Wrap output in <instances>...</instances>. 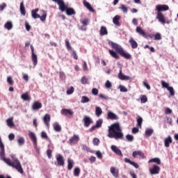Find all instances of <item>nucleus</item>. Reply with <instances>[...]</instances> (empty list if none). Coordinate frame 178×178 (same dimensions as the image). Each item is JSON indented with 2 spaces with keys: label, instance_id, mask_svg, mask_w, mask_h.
<instances>
[{
  "label": "nucleus",
  "instance_id": "cd10ccee",
  "mask_svg": "<svg viewBox=\"0 0 178 178\" xmlns=\"http://www.w3.org/2000/svg\"><path fill=\"white\" fill-rule=\"evenodd\" d=\"M20 13L21 15H22L23 16H26V8H24V2L22 1L20 3Z\"/></svg>",
  "mask_w": 178,
  "mask_h": 178
},
{
  "label": "nucleus",
  "instance_id": "f704fd0d",
  "mask_svg": "<svg viewBox=\"0 0 178 178\" xmlns=\"http://www.w3.org/2000/svg\"><path fill=\"white\" fill-rule=\"evenodd\" d=\"M32 62L33 63V66H37V63H38V60L35 54H32Z\"/></svg>",
  "mask_w": 178,
  "mask_h": 178
},
{
  "label": "nucleus",
  "instance_id": "6e6d98bb",
  "mask_svg": "<svg viewBox=\"0 0 178 178\" xmlns=\"http://www.w3.org/2000/svg\"><path fill=\"white\" fill-rule=\"evenodd\" d=\"M119 88H120V91L121 92H127V88H126V87H124V86L120 85V86H119Z\"/></svg>",
  "mask_w": 178,
  "mask_h": 178
},
{
  "label": "nucleus",
  "instance_id": "f3484780",
  "mask_svg": "<svg viewBox=\"0 0 178 178\" xmlns=\"http://www.w3.org/2000/svg\"><path fill=\"white\" fill-rule=\"evenodd\" d=\"M111 149L115 154L117 155H119V156H123V154L122 153V150H120L118 147L115 145H112L111 146Z\"/></svg>",
  "mask_w": 178,
  "mask_h": 178
},
{
  "label": "nucleus",
  "instance_id": "a878e982",
  "mask_svg": "<svg viewBox=\"0 0 178 178\" xmlns=\"http://www.w3.org/2000/svg\"><path fill=\"white\" fill-rule=\"evenodd\" d=\"M22 99L24 101H31V97L29 95V92H25L21 96Z\"/></svg>",
  "mask_w": 178,
  "mask_h": 178
},
{
  "label": "nucleus",
  "instance_id": "c756f323",
  "mask_svg": "<svg viewBox=\"0 0 178 178\" xmlns=\"http://www.w3.org/2000/svg\"><path fill=\"white\" fill-rule=\"evenodd\" d=\"M4 28L6 29V30H12V29H13V24L11 21H8L4 24Z\"/></svg>",
  "mask_w": 178,
  "mask_h": 178
},
{
  "label": "nucleus",
  "instance_id": "603ef678",
  "mask_svg": "<svg viewBox=\"0 0 178 178\" xmlns=\"http://www.w3.org/2000/svg\"><path fill=\"white\" fill-rule=\"evenodd\" d=\"M99 97L101 98V99H104V101H108V99H109V97L104 94H99Z\"/></svg>",
  "mask_w": 178,
  "mask_h": 178
},
{
  "label": "nucleus",
  "instance_id": "2eb2a0df",
  "mask_svg": "<svg viewBox=\"0 0 178 178\" xmlns=\"http://www.w3.org/2000/svg\"><path fill=\"white\" fill-rule=\"evenodd\" d=\"M42 108V104L40 102H35L32 105L33 111H38V109H41Z\"/></svg>",
  "mask_w": 178,
  "mask_h": 178
},
{
  "label": "nucleus",
  "instance_id": "7ed1b4c3",
  "mask_svg": "<svg viewBox=\"0 0 178 178\" xmlns=\"http://www.w3.org/2000/svg\"><path fill=\"white\" fill-rule=\"evenodd\" d=\"M108 45H111V47L115 49V51H117L120 56H122V58H124L125 59H131V55L130 54L126 52L124 49H123V47L118 44V43H115L112 41H108Z\"/></svg>",
  "mask_w": 178,
  "mask_h": 178
},
{
  "label": "nucleus",
  "instance_id": "7c9ffc66",
  "mask_svg": "<svg viewBox=\"0 0 178 178\" xmlns=\"http://www.w3.org/2000/svg\"><path fill=\"white\" fill-rule=\"evenodd\" d=\"M152 162L154 163H156V165H161V159L160 158L152 159L148 161V163H152Z\"/></svg>",
  "mask_w": 178,
  "mask_h": 178
},
{
  "label": "nucleus",
  "instance_id": "ea45409f",
  "mask_svg": "<svg viewBox=\"0 0 178 178\" xmlns=\"http://www.w3.org/2000/svg\"><path fill=\"white\" fill-rule=\"evenodd\" d=\"M126 138L129 143H133V141H134V136L133 135L128 134L126 136Z\"/></svg>",
  "mask_w": 178,
  "mask_h": 178
},
{
  "label": "nucleus",
  "instance_id": "37998d69",
  "mask_svg": "<svg viewBox=\"0 0 178 178\" xmlns=\"http://www.w3.org/2000/svg\"><path fill=\"white\" fill-rule=\"evenodd\" d=\"M167 90H168V91H169L170 95L172 97H175V89H173V87L170 86Z\"/></svg>",
  "mask_w": 178,
  "mask_h": 178
},
{
  "label": "nucleus",
  "instance_id": "a19ab883",
  "mask_svg": "<svg viewBox=\"0 0 178 178\" xmlns=\"http://www.w3.org/2000/svg\"><path fill=\"white\" fill-rule=\"evenodd\" d=\"M154 40H155V41H159V40H162V35H161V33H156L154 35Z\"/></svg>",
  "mask_w": 178,
  "mask_h": 178
},
{
  "label": "nucleus",
  "instance_id": "473e14b6",
  "mask_svg": "<svg viewBox=\"0 0 178 178\" xmlns=\"http://www.w3.org/2000/svg\"><path fill=\"white\" fill-rule=\"evenodd\" d=\"M100 35H108V30L106 26H102L100 29Z\"/></svg>",
  "mask_w": 178,
  "mask_h": 178
},
{
  "label": "nucleus",
  "instance_id": "393cba45",
  "mask_svg": "<svg viewBox=\"0 0 178 178\" xmlns=\"http://www.w3.org/2000/svg\"><path fill=\"white\" fill-rule=\"evenodd\" d=\"M119 20H120V15H115L113 19V23L118 27L120 26V22H119Z\"/></svg>",
  "mask_w": 178,
  "mask_h": 178
},
{
  "label": "nucleus",
  "instance_id": "bf43d9fd",
  "mask_svg": "<svg viewBox=\"0 0 178 178\" xmlns=\"http://www.w3.org/2000/svg\"><path fill=\"white\" fill-rule=\"evenodd\" d=\"M72 56H73L74 59H75V60L79 59V56H77V53H76V50H72Z\"/></svg>",
  "mask_w": 178,
  "mask_h": 178
},
{
  "label": "nucleus",
  "instance_id": "f257e3e1",
  "mask_svg": "<svg viewBox=\"0 0 178 178\" xmlns=\"http://www.w3.org/2000/svg\"><path fill=\"white\" fill-rule=\"evenodd\" d=\"M0 158L2 161L5 162L8 166H11L12 168H14L19 172V173H21L23 175L24 173V171H23V168H22V164L20 163V161L17 159H15L13 162H12V160L9 158L5 157V145H3V143H2V139L0 137Z\"/></svg>",
  "mask_w": 178,
  "mask_h": 178
},
{
  "label": "nucleus",
  "instance_id": "052dcab7",
  "mask_svg": "<svg viewBox=\"0 0 178 178\" xmlns=\"http://www.w3.org/2000/svg\"><path fill=\"white\" fill-rule=\"evenodd\" d=\"M39 19H40L41 22H45L47 19V13H44L42 16L40 15Z\"/></svg>",
  "mask_w": 178,
  "mask_h": 178
},
{
  "label": "nucleus",
  "instance_id": "a18cd8bd",
  "mask_svg": "<svg viewBox=\"0 0 178 178\" xmlns=\"http://www.w3.org/2000/svg\"><path fill=\"white\" fill-rule=\"evenodd\" d=\"M120 9L122 10V12L124 13H127L128 10H129V8L126 7V6H124V4H122Z\"/></svg>",
  "mask_w": 178,
  "mask_h": 178
},
{
  "label": "nucleus",
  "instance_id": "39448f33",
  "mask_svg": "<svg viewBox=\"0 0 178 178\" xmlns=\"http://www.w3.org/2000/svg\"><path fill=\"white\" fill-rule=\"evenodd\" d=\"M79 140H80V137L79 136V135L74 134L72 137H71L69 139V143L70 145H74L75 144H77Z\"/></svg>",
  "mask_w": 178,
  "mask_h": 178
},
{
  "label": "nucleus",
  "instance_id": "0e129e2a",
  "mask_svg": "<svg viewBox=\"0 0 178 178\" xmlns=\"http://www.w3.org/2000/svg\"><path fill=\"white\" fill-rule=\"evenodd\" d=\"M172 112V109H170V108H165V115H171Z\"/></svg>",
  "mask_w": 178,
  "mask_h": 178
},
{
  "label": "nucleus",
  "instance_id": "13d9d810",
  "mask_svg": "<svg viewBox=\"0 0 178 178\" xmlns=\"http://www.w3.org/2000/svg\"><path fill=\"white\" fill-rule=\"evenodd\" d=\"M41 137H42V138H44V140H48V135H47V132H45V131H42Z\"/></svg>",
  "mask_w": 178,
  "mask_h": 178
},
{
  "label": "nucleus",
  "instance_id": "aec40b11",
  "mask_svg": "<svg viewBox=\"0 0 178 178\" xmlns=\"http://www.w3.org/2000/svg\"><path fill=\"white\" fill-rule=\"evenodd\" d=\"M118 79H120V80H130L131 79V77L129 76H126L123 74V72H122V70H120V72L118 74Z\"/></svg>",
  "mask_w": 178,
  "mask_h": 178
},
{
  "label": "nucleus",
  "instance_id": "69168bd1",
  "mask_svg": "<svg viewBox=\"0 0 178 178\" xmlns=\"http://www.w3.org/2000/svg\"><path fill=\"white\" fill-rule=\"evenodd\" d=\"M105 86H106V88H111V87H112V83H111V81H107L106 82Z\"/></svg>",
  "mask_w": 178,
  "mask_h": 178
},
{
  "label": "nucleus",
  "instance_id": "4468645a",
  "mask_svg": "<svg viewBox=\"0 0 178 178\" xmlns=\"http://www.w3.org/2000/svg\"><path fill=\"white\" fill-rule=\"evenodd\" d=\"M43 122L47 127H49V122H51V115L49 114H45L43 118Z\"/></svg>",
  "mask_w": 178,
  "mask_h": 178
},
{
  "label": "nucleus",
  "instance_id": "774afa93",
  "mask_svg": "<svg viewBox=\"0 0 178 178\" xmlns=\"http://www.w3.org/2000/svg\"><path fill=\"white\" fill-rule=\"evenodd\" d=\"M92 93L93 94V95H98V89L92 88Z\"/></svg>",
  "mask_w": 178,
  "mask_h": 178
},
{
  "label": "nucleus",
  "instance_id": "b1692460",
  "mask_svg": "<svg viewBox=\"0 0 178 178\" xmlns=\"http://www.w3.org/2000/svg\"><path fill=\"white\" fill-rule=\"evenodd\" d=\"M83 3L85 8H88L90 12H95V10H94L92 6H91V4H90V3H88V1L83 0Z\"/></svg>",
  "mask_w": 178,
  "mask_h": 178
},
{
  "label": "nucleus",
  "instance_id": "c9c22d12",
  "mask_svg": "<svg viewBox=\"0 0 178 178\" xmlns=\"http://www.w3.org/2000/svg\"><path fill=\"white\" fill-rule=\"evenodd\" d=\"M67 163H68V165H67L68 170H72V169H73V165L74 164V162H73L72 159H68Z\"/></svg>",
  "mask_w": 178,
  "mask_h": 178
},
{
  "label": "nucleus",
  "instance_id": "49530a36",
  "mask_svg": "<svg viewBox=\"0 0 178 178\" xmlns=\"http://www.w3.org/2000/svg\"><path fill=\"white\" fill-rule=\"evenodd\" d=\"M147 101H148L147 96H145V95L140 96V102L142 104H145V102H147Z\"/></svg>",
  "mask_w": 178,
  "mask_h": 178
},
{
  "label": "nucleus",
  "instance_id": "f8f14e48",
  "mask_svg": "<svg viewBox=\"0 0 178 178\" xmlns=\"http://www.w3.org/2000/svg\"><path fill=\"white\" fill-rule=\"evenodd\" d=\"M29 137L33 143L34 147L37 148V137L35 136V134H34V132H29Z\"/></svg>",
  "mask_w": 178,
  "mask_h": 178
},
{
  "label": "nucleus",
  "instance_id": "2f4dec72",
  "mask_svg": "<svg viewBox=\"0 0 178 178\" xmlns=\"http://www.w3.org/2000/svg\"><path fill=\"white\" fill-rule=\"evenodd\" d=\"M95 115L97 118H99V116L102 115V108H101V107H95Z\"/></svg>",
  "mask_w": 178,
  "mask_h": 178
},
{
  "label": "nucleus",
  "instance_id": "dca6fc26",
  "mask_svg": "<svg viewBox=\"0 0 178 178\" xmlns=\"http://www.w3.org/2000/svg\"><path fill=\"white\" fill-rule=\"evenodd\" d=\"M137 155H138L139 156H140V158H142V159H144V158H145V155L144 154V153L143 152H141L140 150L139 151H134L132 153V156L134 158H137Z\"/></svg>",
  "mask_w": 178,
  "mask_h": 178
},
{
  "label": "nucleus",
  "instance_id": "f03ea898",
  "mask_svg": "<svg viewBox=\"0 0 178 178\" xmlns=\"http://www.w3.org/2000/svg\"><path fill=\"white\" fill-rule=\"evenodd\" d=\"M107 136L109 138L122 140L123 138V132H122L120 124H119V122H115L108 127V134Z\"/></svg>",
  "mask_w": 178,
  "mask_h": 178
},
{
  "label": "nucleus",
  "instance_id": "ddd939ff",
  "mask_svg": "<svg viewBox=\"0 0 178 178\" xmlns=\"http://www.w3.org/2000/svg\"><path fill=\"white\" fill-rule=\"evenodd\" d=\"M129 42L133 49H136L138 47V43H137V42L134 40V38H133V37H131L129 38Z\"/></svg>",
  "mask_w": 178,
  "mask_h": 178
},
{
  "label": "nucleus",
  "instance_id": "412c9836",
  "mask_svg": "<svg viewBox=\"0 0 178 178\" xmlns=\"http://www.w3.org/2000/svg\"><path fill=\"white\" fill-rule=\"evenodd\" d=\"M111 173L114 176L115 178L119 177V170L116 169L115 167H111L110 170Z\"/></svg>",
  "mask_w": 178,
  "mask_h": 178
},
{
  "label": "nucleus",
  "instance_id": "5fc2aeb1",
  "mask_svg": "<svg viewBox=\"0 0 178 178\" xmlns=\"http://www.w3.org/2000/svg\"><path fill=\"white\" fill-rule=\"evenodd\" d=\"M88 23H90V19L85 18L83 21H82V24L83 26V27H85V26H88Z\"/></svg>",
  "mask_w": 178,
  "mask_h": 178
},
{
  "label": "nucleus",
  "instance_id": "3c124183",
  "mask_svg": "<svg viewBox=\"0 0 178 178\" xmlns=\"http://www.w3.org/2000/svg\"><path fill=\"white\" fill-rule=\"evenodd\" d=\"M81 82L82 84H88V79L86 76H83L81 79Z\"/></svg>",
  "mask_w": 178,
  "mask_h": 178
},
{
  "label": "nucleus",
  "instance_id": "4c0bfd02",
  "mask_svg": "<svg viewBox=\"0 0 178 178\" xmlns=\"http://www.w3.org/2000/svg\"><path fill=\"white\" fill-rule=\"evenodd\" d=\"M74 176L76 177H79L80 176V168L76 167L74 170Z\"/></svg>",
  "mask_w": 178,
  "mask_h": 178
},
{
  "label": "nucleus",
  "instance_id": "0eeeda50",
  "mask_svg": "<svg viewBox=\"0 0 178 178\" xmlns=\"http://www.w3.org/2000/svg\"><path fill=\"white\" fill-rule=\"evenodd\" d=\"M83 122L84 123L83 125L85 127H90V125L91 123H92V119L87 115H85L83 119Z\"/></svg>",
  "mask_w": 178,
  "mask_h": 178
},
{
  "label": "nucleus",
  "instance_id": "72a5a7b5",
  "mask_svg": "<svg viewBox=\"0 0 178 178\" xmlns=\"http://www.w3.org/2000/svg\"><path fill=\"white\" fill-rule=\"evenodd\" d=\"M54 129L55 131H57L58 133L62 131V127L58 123L54 124Z\"/></svg>",
  "mask_w": 178,
  "mask_h": 178
},
{
  "label": "nucleus",
  "instance_id": "6e6552de",
  "mask_svg": "<svg viewBox=\"0 0 178 178\" xmlns=\"http://www.w3.org/2000/svg\"><path fill=\"white\" fill-rule=\"evenodd\" d=\"M61 115H64V116H73L74 115V112L72 111V109H62L60 111Z\"/></svg>",
  "mask_w": 178,
  "mask_h": 178
},
{
  "label": "nucleus",
  "instance_id": "79ce46f5",
  "mask_svg": "<svg viewBox=\"0 0 178 178\" xmlns=\"http://www.w3.org/2000/svg\"><path fill=\"white\" fill-rule=\"evenodd\" d=\"M81 102L82 104H86V103H87V102H90V98L87 97V96H83V97H81Z\"/></svg>",
  "mask_w": 178,
  "mask_h": 178
},
{
  "label": "nucleus",
  "instance_id": "9b49d317",
  "mask_svg": "<svg viewBox=\"0 0 178 178\" xmlns=\"http://www.w3.org/2000/svg\"><path fill=\"white\" fill-rule=\"evenodd\" d=\"M158 13L169 10V6L167 5H158L156 6Z\"/></svg>",
  "mask_w": 178,
  "mask_h": 178
},
{
  "label": "nucleus",
  "instance_id": "bb28decb",
  "mask_svg": "<svg viewBox=\"0 0 178 178\" xmlns=\"http://www.w3.org/2000/svg\"><path fill=\"white\" fill-rule=\"evenodd\" d=\"M108 52L112 58H114L115 59H120V56H119L118 53H116L115 51L109 49Z\"/></svg>",
  "mask_w": 178,
  "mask_h": 178
},
{
  "label": "nucleus",
  "instance_id": "e2e57ef3",
  "mask_svg": "<svg viewBox=\"0 0 178 178\" xmlns=\"http://www.w3.org/2000/svg\"><path fill=\"white\" fill-rule=\"evenodd\" d=\"M102 126V120H99L96 122V127L99 128Z\"/></svg>",
  "mask_w": 178,
  "mask_h": 178
},
{
  "label": "nucleus",
  "instance_id": "c03bdc74",
  "mask_svg": "<svg viewBox=\"0 0 178 178\" xmlns=\"http://www.w3.org/2000/svg\"><path fill=\"white\" fill-rule=\"evenodd\" d=\"M65 47H67V51H72V46H70V42H69V40H65Z\"/></svg>",
  "mask_w": 178,
  "mask_h": 178
},
{
  "label": "nucleus",
  "instance_id": "5701e85b",
  "mask_svg": "<svg viewBox=\"0 0 178 178\" xmlns=\"http://www.w3.org/2000/svg\"><path fill=\"white\" fill-rule=\"evenodd\" d=\"M124 162H126V163H129V165H131L132 166L135 167L136 169H138V168H140V166L138 165V164L137 163H136L134 161H131L130 160V159L125 158Z\"/></svg>",
  "mask_w": 178,
  "mask_h": 178
},
{
  "label": "nucleus",
  "instance_id": "a211bd4d",
  "mask_svg": "<svg viewBox=\"0 0 178 178\" xmlns=\"http://www.w3.org/2000/svg\"><path fill=\"white\" fill-rule=\"evenodd\" d=\"M136 31V33H138V34L142 35V37H144V38H145V37L147 36V33H145V31H144V29H143L141 26H137Z\"/></svg>",
  "mask_w": 178,
  "mask_h": 178
},
{
  "label": "nucleus",
  "instance_id": "09e8293b",
  "mask_svg": "<svg viewBox=\"0 0 178 178\" xmlns=\"http://www.w3.org/2000/svg\"><path fill=\"white\" fill-rule=\"evenodd\" d=\"M17 142L19 145H23L25 143L24 138L23 137L19 138L17 140Z\"/></svg>",
  "mask_w": 178,
  "mask_h": 178
},
{
  "label": "nucleus",
  "instance_id": "4be33fe9",
  "mask_svg": "<svg viewBox=\"0 0 178 178\" xmlns=\"http://www.w3.org/2000/svg\"><path fill=\"white\" fill-rule=\"evenodd\" d=\"M173 143V140H172V137L168 136L164 140V145L166 147V148H169L170 147V144Z\"/></svg>",
  "mask_w": 178,
  "mask_h": 178
},
{
  "label": "nucleus",
  "instance_id": "8fccbe9b",
  "mask_svg": "<svg viewBox=\"0 0 178 178\" xmlns=\"http://www.w3.org/2000/svg\"><path fill=\"white\" fill-rule=\"evenodd\" d=\"M72 92H74V88L71 86L69 89L67 90V95H71Z\"/></svg>",
  "mask_w": 178,
  "mask_h": 178
},
{
  "label": "nucleus",
  "instance_id": "c85d7f7f",
  "mask_svg": "<svg viewBox=\"0 0 178 178\" xmlns=\"http://www.w3.org/2000/svg\"><path fill=\"white\" fill-rule=\"evenodd\" d=\"M39 9L36 8L35 10H33L31 11V16L33 19H40V15L37 13L38 12Z\"/></svg>",
  "mask_w": 178,
  "mask_h": 178
},
{
  "label": "nucleus",
  "instance_id": "338daca9",
  "mask_svg": "<svg viewBox=\"0 0 178 178\" xmlns=\"http://www.w3.org/2000/svg\"><path fill=\"white\" fill-rule=\"evenodd\" d=\"M8 138L10 141H13V140H15V134H10L8 135Z\"/></svg>",
  "mask_w": 178,
  "mask_h": 178
},
{
  "label": "nucleus",
  "instance_id": "864d4df0",
  "mask_svg": "<svg viewBox=\"0 0 178 178\" xmlns=\"http://www.w3.org/2000/svg\"><path fill=\"white\" fill-rule=\"evenodd\" d=\"M47 155L49 159H51L52 158V150L51 149H48L47 150Z\"/></svg>",
  "mask_w": 178,
  "mask_h": 178
},
{
  "label": "nucleus",
  "instance_id": "423d86ee",
  "mask_svg": "<svg viewBox=\"0 0 178 178\" xmlns=\"http://www.w3.org/2000/svg\"><path fill=\"white\" fill-rule=\"evenodd\" d=\"M150 175H159V172L161 171V168L156 165H154L152 168H149Z\"/></svg>",
  "mask_w": 178,
  "mask_h": 178
},
{
  "label": "nucleus",
  "instance_id": "e433bc0d",
  "mask_svg": "<svg viewBox=\"0 0 178 178\" xmlns=\"http://www.w3.org/2000/svg\"><path fill=\"white\" fill-rule=\"evenodd\" d=\"M153 134H154V129H147L145 131L146 137H151V136H152Z\"/></svg>",
  "mask_w": 178,
  "mask_h": 178
},
{
  "label": "nucleus",
  "instance_id": "1a4fd4ad",
  "mask_svg": "<svg viewBox=\"0 0 178 178\" xmlns=\"http://www.w3.org/2000/svg\"><path fill=\"white\" fill-rule=\"evenodd\" d=\"M56 161L58 166H64L65 159H63V156H62V154H58L56 156Z\"/></svg>",
  "mask_w": 178,
  "mask_h": 178
},
{
  "label": "nucleus",
  "instance_id": "4d7b16f0",
  "mask_svg": "<svg viewBox=\"0 0 178 178\" xmlns=\"http://www.w3.org/2000/svg\"><path fill=\"white\" fill-rule=\"evenodd\" d=\"M7 83H8V84L10 86H13V79H12V76H8L7 78Z\"/></svg>",
  "mask_w": 178,
  "mask_h": 178
},
{
  "label": "nucleus",
  "instance_id": "6ab92c4d",
  "mask_svg": "<svg viewBox=\"0 0 178 178\" xmlns=\"http://www.w3.org/2000/svg\"><path fill=\"white\" fill-rule=\"evenodd\" d=\"M157 19L160 23H162V24H165V23H166V19H165V16H163L162 13H157Z\"/></svg>",
  "mask_w": 178,
  "mask_h": 178
},
{
  "label": "nucleus",
  "instance_id": "680f3d73",
  "mask_svg": "<svg viewBox=\"0 0 178 178\" xmlns=\"http://www.w3.org/2000/svg\"><path fill=\"white\" fill-rule=\"evenodd\" d=\"M137 123H138V126H139V127H141V124H143V118L140 117L137 120Z\"/></svg>",
  "mask_w": 178,
  "mask_h": 178
},
{
  "label": "nucleus",
  "instance_id": "de8ad7c7",
  "mask_svg": "<svg viewBox=\"0 0 178 178\" xmlns=\"http://www.w3.org/2000/svg\"><path fill=\"white\" fill-rule=\"evenodd\" d=\"M161 86L163 88H167V90L170 87L169 86V83L165 82V81H161Z\"/></svg>",
  "mask_w": 178,
  "mask_h": 178
},
{
  "label": "nucleus",
  "instance_id": "9d476101",
  "mask_svg": "<svg viewBox=\"0 0 178 178\" xmlns=\"http://www.w3.org/2000/svg\"><path fill=\"white\" fill-rule=\"evenodd\" d=\"M107 119L110 120H118L119 117L112 111H108L107 113Z\"/></svg>",
  "mask_w": 178,
  "mask_h": 178
},
{
  "label": "nucleus",
  "instance_id": "20e7f679",
  "mask_svg": "<svg viewBox=\"0 0 178 178\" xmlns=\"http://www.w3.org/2000/svg\"><path fill=\"white\" fill-rule=\"evenodd\" d=\"M53 2H56L58 6L60 12H66L68 16H72V15H76V11L72 8H68L63 0H53Z\"/></svg>",
  "mask_w": 178,
  "mask_h": 178
},
{
  "label": "nucleus",
  "instance_id": "58836bf2",
  "mask_svg": "<svg viewBox=\"0 0 178 178\" xmlns=\"http://www.w3.org/2000/svg\"><path fill=\"white\" fill-rule=\"evenodd\" d=\"M6 123H7L8 127H13V125H14V124H13V118H9V119L6 120Z\"/></svg>",
  "mask_w": 178,
  "mask_h": 178
}]
</instances>
